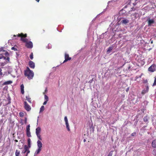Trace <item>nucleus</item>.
I'll use <instances>...</instances> for the list:
<instances>
[{"mask_svg": "<svg viewBox=\"0 0 156 156\" xmlns=\"http://www.w3.org/2000/svg\"><path fill=\"white\" fill-rule=\"evenodd\" d=\"M9 54L8 52L6 51H0V59H3L5 61L7 60L8 62L9 61Z\"/></svg>", "mask_w": 156, "mask_h": 156, "instance_id": "f257e3e1", "label": "nucleus"}, {"mask_svg": "<svg viewBox=\"0 0 156 156\" xmlns=\"http://www.w3.org/2000/svg\"><path fill=\"white\" fill-rule=\"evenodd\" d=\"M24 74L25 76L29 80L32 79L34 76L33 72L28 67L25 70Z\"/></svg>", "mask_w": 156, "mask_h": 156, "instance_id": "f03ea898", "label": "nucleus"}, {"mask_svg": "<svg viewBox=\"0 0 156 156\" xmlns=\"http://www.w3.org/2000/svg\"><path fill=\"white\" fill-rule=\"evenodd\" d=\"M21 40L23 42L26 43V46L29 48H31L33 47V44L31 41H28V39L26 38L21 37Z\"/></svg>", "mask_w": 156, "mask_h": 156, "instance_id": "7ed1b4c3", "label": "nucleus"}, {"mask_svg": "<svg viewBox=\"0 0 156 156\" xmlns=\"http://www.w3.org/2000/svg\"><path fill=\"white\" fill-rule=\"evenodd\" d=\"M41 131V128L40 127H38L36 129V134L39 140H41L42 138L40 135Z\"/></svg>", "mask_w": 156, "mask_h": 156, "instance_id": "20e7f679", "label": "nucleus"}, {"mask_svg": "<svg viewBox=\"0 0 156 156\" xmlns=\"http://www.w3.org/2000/svg\"><path fill=\"white\" fill-rule=\"evenodd\" d=\"M156 70V65L155 64H153L150 66L148 69V70L151 72H153Z\"/></svg>", "mask_w": 156, "mask_h": 156, "instance_id": "39448f33", "label": "nucleus"}, {"mask_svg": "<svg viewBox=\"0 0 156 156\" xmlns=\"http://www.w3.org/2000/svg\"><path fill=\"white\" fill-rule=\"evenodd\" d=\"M27 35L26 34H25L24 35L23 34H21V35L20 34H18L17 35H13V37H12V39H16V38H15V37H16V36H17L18 37H21L24 38H25V37H27Z\"/></svg>", "mask_w": 156, "mask_h": 156, "instance_id": "423d86ee", "label": "nucleus"}, {"mask_svg": "<svg viewBox=\"0 0 156 156\" xmlns=\"http://www.w3.org/2000/svg\"><path fill=\"white\" fill-rule=\"evenodd\" d=\"M147 21L148 23V26H150L151 25L154 23L155 21L153 19H150L149 17H148Z\"/></svg>", "mask_w": 156, "mask_h": 156, "instance_id": "0eeeda50", "label": "nucleus"}, {"mask_svg": "<svg viewBox=\"0 0 156 156\" xmlns=\"http://www.w3.org/2000/svg\"><path fill=\"white\" fill-rule=\"evenodd\" d=\"M24 108L27 111H29L31 110V108L30 106L26 101L24 102Z\"/></svg>", "mask_w": 156, "mask_h": 156, "instance_id": "6e6552de", "label": "nucleus"}, {"mask_svg": "<svg viewBox=\"0 0 156 156\" xmlns=\"http://www.w3.org/2000/svg\"><path fill=\"white\" fill-rule=\"evenodd\" d=\"M71 58L69 57V55L68 54L66 53L65 54V60L64 61L63 63L65 62L68 60H71Z\"/></svg>", "mask_w": 156, "mask_h": 156, "instance_id": "1a4fd4ad", "label": "nucleus"}, {"mask_svg": "<svg viewBox=\"0 0 156 156\" xmlns=\"http://www.w3.org/2000/svg\"><path fill=\"white\" fill-rule=\"evenodd\" d=\"M29 66L32 69H34L35 68V64L34 62L32 61H30L29 63Z\"/></svg>", "mask_w": 156, "mask_h": 156, "instance_id": "9d476101", "label": "nucleus"}, {"mask_svg": "<svg viewBox=\"0 0 156 156\" xmlns=\"http://www.w3.org/2000/svg\"><path fill=\"white\" fill-rule=\"evenodd\" d=\"M40 140H38L37 142V146L38 148L41 149L42 146V144Z\"/></svg>", "mask_w": 156, "mask_h": 156, "instance_id": "9b49d317", "label": "nucleus"}, {"mask_svg": "<svg viewBox=\"0 0 156 156\" xmlns=\"http://www.w3.org/2000/svg\"><path fill=\"white\" fill-rule=\"evenodd\" d=\"M149 90V87L148 86H147L146 89L143 90L142 91V94H145L147 93Z\"/></svg>", "mask_w": 156, "mask_h": 156, "instance_id": "f8f14e48", "label": "nucleus"}, {"mask_svg": "<svg viewBox=\"0 0 156 156\" xmlns=\"http://www.w3.org/2000/svg\"><path fill=\"white\" fill-rule=\"evenodd\" d=\"M27 146L25 145L24 146V149L22 152V154H24L27 151Z\"/></svg>", "mask_w": 156, "mask_h": 156, "instance_id": "ddd939ff", "label": "nucleus"}, {"mask_svg": "<svg viewBox=\"0 0 156 156\" xmlns=\"http://www.w3.org/2000/svg\"><path fill=\"white\" fill-rule=\"evenodd\" d=\"M21 88V93L22 94H24V86L23 84H22L20 86Z\"/></svg>", "mask_w": 156, "mask_h": 156, "instance_id": "4468645a", "label": "nucleus"}, {"mask_svg": "<svg viewBox=\"0 0 156 156\" xmlns=\"http://www.w3.org/2000/svg\"><path fill=\"white\" fill-rule=\"evenodd\" d=\"M152 146L153 147L156 148V140H154L152 143Z\"/></svg>", "mask_w": 156, "mask_h": 156, "instance_id": "2eb2a0df", "label": "nucleus"}, {"mask_svg": "<svg viewBox=\"0 0 156 156\" xmlns=\"http://www.w3.org/2000/svg\"><path fill=\"white\" fill-rule=\"evenodd\" d=\"M41 149L38 148V149L34 153V156L38 154L41 151Z\"/></svg>", "mask_w": 156, "mask_h": 156, "instance_id": "dca6fc26", "label": "nucleus"}, {"mask_svg": "<svg viewBox=\"0 0 156 156\" xmlns=\"http://www.w3.org/2000/svg\"><path fill=\"white\" fill-rule=\"evenodd\" d=\"M12 83V81L11 80H9L4 82L3 83L4 85H8L11 84Z\"/></svg>", "mask_w": 156, "mask_h": 156, "instance_id": "f3484780", "label": "nucleus"}, {"mask_svg": "<svg viewBox=\"0 0 156 156\" xmlns=\"http://www.w3.org/2000/svg\"><path fill=\"white\" fill-rule=\"evenodd\" d=\"M27 142H28V146H27L29 147H31V140L30 138H28L27 140Z\"/></svg>", "mask_w": 156, "mask_h": 156, "instance_id": "a211bd4d", "label": "nucleus"}, {"mask_svg": "<svg viewBox=\"0 0 156 156\" xmlns=\"http://www.w3.org/2000/svg\"><path fill=\"white\" fill-rule=\"evenodd\" d=\"M129 22V20L127 19H124L122 20V23L126 24Z\"/></svg>", "mask_w": 156, "mask_h": 156, "instance_id": "6ab92c4d", "label": "nucleus"}, {"mask_svg": "<svg viewBox=\"0 0 156 156\" xmlns=\"http://www.w3.org/2000/svg\"><path fill=\"white\" fill-rule=\"evenodd\" d=\"M20 152L18 150H16L15 152L16 156H20Z\"/></svg>", "mask_w": 156, "mask_h": 156, "instance_id": "aec40b11", "label": "nucleus"}, {"mask_svg": "<svg viewBox=\"0 0 156 156\" xmlns=\"http://www.w3.org/2000/svg\"><path fill=\"white\" fill-rule=\"evenodd\" d=\"M12 68L10 67H8V73L10 74V73L12 71Z\"/></svg>", "mask_w": 156, "mask_h": 156, "instance_id": "412c9836", "label": "nucleus"}, {"mask_svg": "<svg viewBox=\"0 0 156 156\" xmlns=\"http://www.w3.org/2000/svg\"><path fill=\"white\" fill-rule=\"evenodd\" d=\"M26 99L30 103H31V101L30 100V98H29V96H27L26 97Z\"/></svg>", "mask_w": 156, "mask_h": 156, "instance_id": "4be33fe9", "label": "nucleus"}, {"mask_svg": "<svg viewBox=\"0 0 156 156\" xmlns=\"http://www.w3.org/2000/svg\"><path fill=\"white\" fill-rule=\"evenodd\" d=\"M27 136L28 137H31V133L30 131H26Z\"/></svg>", "mask_w": 156, "mask_h": 156, "instance_id": "5701e85b", "label": "nucleus"}, {"mask_svg": "<svg viewBox=\"0 0 156 156\" xmlns=\"http://www.w3.org/2000/svg\"><path fill=\"white\" fill-rule=\"evenodd\" d=\"M44 109V106H41L40 108V113L42 112Z\"/></svg>", "mask_w": 156, "mask_h": 156, "instance_id": "b1692460", "label": "nucleus"}, {"mask_svg": "<svg viewBox=\"0 0 156 156\" xmlns=\"http://www.w3.org/2000/svg\"><path fill=\"white\" fill-rule=\"evenodd\" d=\"M66 127L68 131H69L70 129L69 128V123H66Z\"/></svg>", "mask_w": 156, "mask_h": 156, "instance_id": "393cba45", "label": "nucleus"}, {"mask_svg": "<svg viewBox=\"0 0 156 156\" xmlns=\"http://www.w3.org/2000/svg\"><path fill=\"white\" fill-rule=\"evenodd\" d=\"M113 49V47H109L108 49L107 50V52H109L111 51Z\"/></svg>", "mask_w": 156, "mask_h": 156, "instance_id": "a878e982", "label": "nucleus"}, {"mask_svg": "<svg viewBox=\"0 0 156 156\" xmlns=\"http://www.w3.org/2000/svg\"><path fill=\"white\" fill-rule=\"evenodd\" d=\"M30 125H28L26 127V131H30Z\"/></svg>", "mask_w": 156, "mask_h": 156, "instance_id": "bb28decb", "label": "nucleus"}, {"mask_svg": "<svg viewBox=\"0 0 156 156\" xmlns=\"http://www.w3.org/2000/svg\"><path fill=\"white\" fill-rule=\"evenodd\" d=\"M44 99L45 100V101H48V98L47 95L45 94L44 96Z\"/></svg>", "mask_w": 156, "mask_h": 156, "instance_id": "cd10ccee", "label": "nucleus"}, {"mask_svg": "<svg viewBox=\"0 0 156 156\" xmlns=\"http://www.w3.org/2000/svg\"><path fill=\"white\" fill-rule=\"evenodd\" d=\"M30 148V147H29L28 146H27V151H26V154H29L30 152V151L29 150V149Z\"/></svg>", "mask_w": 156, "mask_h": 156, "instance_id": "c85d7f7f", "label": "nucleus"}, {"mask_svg": "<svg viewBox=\"0 0 156 156\" xmlns=\"http://www.w3.org/2000/svg\"><path fill=\"white\" fill-rule=\"evenodd\" d=\"M30 58L31 60L33 59V55L32 52L30 55Z\"/></svg>", "mask_w": 156, "mask_h": 156, "instance_id": "c756f323", "label": "nucleus"}, {"mask_svg": "<svg viewBox=\"0 0 156 156\" xmlns=\"http://www.w3.org/2000/svg\"><path fill=\"white\" fill-rule=\"evenodd\" d=\"M64 120L65 122L66 123H68V119L67 117L66 116H65L64 118Z\"/></svg>", "mask_w": 156, "mask_h": 156, "instance_id": "7c9ffc66", "label": "nucleus"}, {"mask_svg": "<svg viewBox=\"0 0 156 156\" xmlns=\"http://www.w3.org/2000/svg\"><path fill=\"white\" fill-rule=\"evenodd\" d=\"M19 115L20 117H22L24 116V113L22 112H20L19 113Z\"/></svg>", "mask_w": 156, "mask_h": 156, "instance_id": "2f4dec72", "label": "nucleus"}, {"mask_svg": "<svg viewBox=\"0 0 156 156\" xmlns=\"http://www.w3.org/2000/svg\"><path fill=\"white\" fill-rule=\"evenodd\" d=\"M2 69H1V68H0V77L2 76L3 75V73L2 72Z\"/></svg>", "mask_w": 156, "mask_h": 156, "instance_id": "473e14b6", "label": "nucleus"}, {"mask_svg": "<svg viewBox=\"0 0 156 156\" xmlns=\"http://www.w3.org/2000/svg\"><path fill=\"white\" fill-rule=\"evenodd\" d=\"M144 122H147L148 121L147 117V116L145 117L144 118Z\"/></svg>", "mask_w": 156, "mask_h": 156, "instance_id": "72a5a7b5", "label": "nucleus"}, {"mask_svg": "<svg viewBox=\"0 0 156 156\" xmlns=\"http://www.w3.org/2000/svg\"><path fill=\"white\" fill-rule=\"evenodd\" d=\"M156 85V78H155V79H154V83L153 84V86H155Z\"/></svg>", "mask_w": 156, "mask_h": 156, "instance_id": "f704fd0d", "label": "nucleus"}, {"mask_svg": "<svg viewBox=\"0 0 156 156\" xmlns=\"http://www.w3.org/2000/svg\"><path fill=\"white\" fill-rule=\"evenodd\" d=\"M12 50H14V51H17V50L16 48H15V47H12L11 48Z\"/></svg>", "mask_w": 156, "mask_h": 156, "instance_id": "c9c22d12", "label": "nucleus"}, {"mask_svg": "<svg viewBox=\"0 0 156 156\" xmlns=\"http://www.w3.org/2000/svg\"><path fill=\"white\" fill-rule=\"evenodd\" d=\"M112 151L110 152L107 156H112Z\"/></svg>", "mask_w": 156, "mask_h": 156, "instance_id": "e433bc0d", "label": "nucleus"}, {"mask_svg": "<svg viewBox=\"0 0 156 156\" xmlns=\"http://www.w3.org/2000/svg\"><path fill=\"white\" fill-rule=\"evenodd\" d=\"M136 134V133H132L131 135L132 136H135Z\"/></svg>", "mask_w": 156, "mask_h": 156, "instance_id": "4c0bfd02", "label": "nucleus"}, {"mask_svg": "<svg viewBox=\"0 0 156 156\" xmlns=\"http://www.w3.org/2000/svg\"><path fill=\"white\" fill-rule=\"evenodd\" d=\"M47 91V88H46L45 89V91L43 93V94H45V93H46Z\"/></svg>", "mask_w": 156, "mask_h": 156, "instance_id": "58836bf2", "label": "nucleus"}, {"mask_svg": "<svg viewBox=\"0 0 156 156\" xmlns=\"http://www.w3.org/2000/svg\"><path fill=\"white\" fill-rule=\"evenodd\" d=\"M47 102H48V101H44V103H43V105H45L47 104Z\"/></svg>", "mask_w": 156, "mask_h": 156, "instance_id": "ea45409f", "label": "nucleus"}, {"mask_svg": "<svg viewBox=\"0 0 156 156\" xmlns=\"http://www.w3.org/2000/svg\"><path fill=\"white\" fill-rule=\"evenodd\" d=\"M92 80H91L89 81V82L90 83L92 82Z\"/></svg>", "mask_w": 156, "mask_h": 156, "instance_id": "a19ab883", "label": "nucleus"}, {"mask_svg": "<svg viewBox=\"0 0 156 156\" xmlns=\"http://www.w3.org/2000/svg\"><path fill=\"white\" fill-rule=\"evenodd\" d=\"M15 141L16 142H18V140H15Z\"/></svg>", "mask_w": 156, "mask_h": 156, "instance_id": "79ce46f5", "label": "nucleus"}, {"mask_svg": "<svg viewBox=\"0 0 156 156\" xmlns=\"http://www.w3.org/2000/svg\"><path fill=\"white\" fill-rule=\"evenodd\" d=\"M10 103V99H9V102L8 103V104H9V103Z\"/></svg>", "mask_w": 156, "mask_h": 156, "instance_id": "37998d69", "label": "nucleus"}, {"mask_svg": "<svg viewBox=\"0 0 156 156\" xmlns=\"http://www.w3.org/2000/svg\"><path fill=\"white\" fill-rule=\"evenodd\" d=\"M86 141V140H85V139H84L83 140V141H84V142H85Z\"/></svg>", "mask_w": 156, "mask_h": 156, "instance_id": "c03bdc74", "label": "nucleus"}, {"mask_svg": "<svg viewBox=\"0 0 156 156\" xmlns=\"http://www.w3.org/2000/svg\"><path fill=\"white\" fill-rule=\"evenodd\" d=\"M151 44L153 43V41H151Z\"/></svg>", "mask_w": 156, "mask_h": 156, "instance_id": "a18cd8bd", "label": "nucleus"}, {"mask_svg": "<svg viewBox=\"0 0 156 156\" xmlns=\"http://www.w3.org/2000/svg\"><path fill=\"white\" fill-rule=\"evenodd\" d=\"M40 0H36L37 2H39Z\"/></svg>", "mask_w": 156, "mask_h": 156, "instance_id": "49530a36", "label": "nucleus"}, {"mask_svg": "<svg viewBox=\"0 0 156 156\" xmlns=\"http://www.w3.org/2000/svg\"><path fill=\"white\" fill-rule=\"evenodd\" d=\"M129 90V89H128V88H127V89H126V91H127V90Z\"/></svg>", "mask_w": 156, "mask_h": 156, "instance_id": "de8ad7c7", "label": "nucleus"}, {"mask_svg": "<svg viewBox=\"0 0 156 156\" xmlns=\"http://www.w3.org/2000/svg\"><path fill=\"white\" fill-rule=\"evenodd\" d=\"M27 155H28V154H26V156H27Z\"/></svg>", "mask_w": 156, "mask_h": 156, "instance_id": "09e8293b", "label": "nucleus"}, {"mask_svg": "<svg viewBox=\"0 0 156 156\" xmlns=\"http://www.w3.org/2000/svg\"><path fill=\"white\" fill-rule=\"evenodd\" d=\"M156 154V153H154V154Z\"/></svg>", "mask_w": 156, "mask_h": 156, "instance_id": "8fccbe9b", "label": "nucleus"}, {"mask_svg": "<svg viewBox=\"0 0 156 156\" xmlns=\"http://www.w3.org/2000/svg\"><path fill=\"white\" fill-rule=\"evenodd\" d=\"M22 148H20V149H21Z\"/></svg>", "mask_w": 156, "mask_h": 156, "instance_id": "3c124183", "label": "nucleus"}]
</instances>
